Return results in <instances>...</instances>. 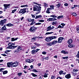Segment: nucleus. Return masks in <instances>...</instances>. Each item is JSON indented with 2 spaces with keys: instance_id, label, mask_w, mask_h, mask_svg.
I'll return each instance as SVG.
<instances>
[{
  "instance_id": "1",
  "label": "nucleus",
  "mask_w": 79,
  "mask_h": 79,
  "mask_svg": "<svg viewBox=\"0 0 79 79\" xmlns=\"http://www.w3.org/2000/svg\"><path fill=\"white\" fill-rule=\"evenodd\" d=\"M41 7L40 6L38 7V6L35 5L34 7H33V11H40L41 10Z\"/></svg>"
},
{
  "instance_id": "2",
  "label": "nucleus",
  "mask_w": 79,
  "mask_h": 79,
  "mask_svg": "<svg viewBox=\"0 0 79 79\" xmlns=\"http://www.w3.org/2000/svg\"><path fill=\"white\" fill-rule=\"evenodd\" d=\"M56 38H57V37L55 36H52L46 38L45 40L46 41L50 42L52 39H56Z\"/></svg>"
},
{
  "instance_id": "3",
  "label": "nucleus",
  "mask_w": 79,
  "mask_h": 79,
  "mask_svg": "<svg viewBox=\"0 0 79 79\" xmlns=\"http://www.w3.org/2000/svg\"><path fill=\"white\" fill-rule=\"evenodd\" d=\"M26 8H24L23 9H20V10L19 11V13H22V15H24L25 13H26L27 11V13L29 12V10H28V8L27 9V11L26 10Z\"/></svg>"
},
{
  "instance_id": "4",
  "label": "nucleus",
  "mask_w": 79,
  "mask_h": 79,
  "mask_svg": "<svg viewBox=\"0 0 79 79\" xmlns=\"http://www.w3.org/2000/svg\"><path fill=\"white\" fill-rule=\"evenodd\" d=\"M11 5V4H4L3 5V6L4 7V11H5L7 9V8H10V6Z\"/></svg>"
},
{
  "instance_id": "5",
  "label": "nucleus",
  "mask_w": 79,
  "mask_h": 79,
  "mask_svg": "<svg viewBox=\"0 0 79 79\" xmlns=\"http://www.w3.org/2000/svg\"><path fill=\"white\" fill-rule=\"evenodd\" d=\"M13 44V43L11 42L9 43L8 44V45H9V46H10V47H11V49H15V48H16L17 47H18V46H12Z\"/></svg>"
},
{
  "instance_id": "6",
  "label": "nucleus",
  "mask_w": 79,
  "mask_h": 79,
  "mask_svg": "<svg viewBox=\"0 0 79 79\" xmlns=\"http://www.w3.org/2000/svg\"><path fill=\"white\" fill-rule=\"evenodd\" d=\"M6 23V19H4L3 20H2L0 21V25H1L2 26L4 24H5Z\"/></svg>"
},
{
  "instance_id": "7",
  "label": "nucleus",
  "mask_w": 79,
  "mask_h": 79,
  "mask_svg": "<svg viewBox=\"0 0 79 79\" xmlns=\"http://www.w3.org/2000/svg\"><path fill=\"white\" fill-rule=\"evenodd\" d=\"M37 29V28L34 27H32L30 29V31H31V32H34L35 31V30Z\"/></svg>"
},
{
  "instance_id": "8",
  "label": "nucleus",
  "mask_w": 79,
  "mask_h": 79,
  "mask_svg": "<svg viewBox=\"0 0 79 79\" xmlns=\"http://www.w3.org/2000/svg\"><path fill=\"white\" fill-rule=\"evenodd\" d=\"M35 20L34 19H31L30 18L28 19V21L29 22H31V23L30 24V25H33L35 23V22L34 21Z\"/></svg>"
},
{
  "instance_id": "9",
  "label": "nucleus",
  "mask_w": 79,
  "mask_h": 79,
  "mask_svg": "<svg viewBox=\"0 0 79 79\" xmlns=\"http://www.w3.org/2000/svg\"><path fill=\"white\" fill-rule=\"evenodd\" d=\"M18 66V62H15L12 64L11 65V67H16Z\"/></svg>"
},
{
  "instance_id": "10",
  "label": "nucleus",
  "mask_w": 79,
  "mask_h": 79,
  "mask_svg": "<svg viewBox=\"0 0 79 79\" xmlns=\"http://www.w3.org/2000/svg\"><path fill=\"white\" fill-rule=\"evenodd\" d=\"M50 16L51 17H53V18H57V19H60V18H63V15L58 16L57 17V16L55 15H52Z\"/></svg>"
},
{
  "instance_id": "11",
  "label": "nucleus",
  "mask_w": 79,
  "mask_h": 79,
  "mask_svg": "<svg viewBox=\"0 0 79 79\" xmlns=\"http://www.w3.org/2000/svg\"><path fill=\"white\" fill-rule=\"evenodd\" d=\"M5 30H6V25H4L0 29V32H3L4 31H5Z\"/></svg>"
},
{
  "instance_id": "12",
  "label": "nucleus",
  "mask_w": 79,
  "mask_h": 79,
  "mask_svg": "<svg viewBox=\"0 0 79 79\" xmlns=\"http://www.w3.org/2000/svg\"><path fill=\"white\" fill-rule=\"evenodd\" d=\"M39 50H40V49H37L36 50H34V49L33 50L31 51V53L32 54V55H34L35 54V53H37L38 51Z\"/></svg>"
},
{
  "instance_id": "13",
  "label": "nucleus",
  "mask_w": 79,
  "mask_h": 79,
  "mask_svg": "<svg viewBox=\"0 0 79 79\" xmlns=\"http://www.w3.org/2000/svg\"><path fill=\"white\" fill-rule=\"evenodd\" d=\"M57 20V19H56L55 18H49L47 20V21H56Z\"/></svg>"
},
{
  "instance_id": "14",
  "label": "nucleus",
  "mask_w": 79,
  "mask_h": 79,
  "mask_svg": "<svg viewBox=\"0 0 79 79\" xmlns=\"http://www.w3.org/2000/svg\"><path fill=\"white\" fill-rule=\"evenodd\" d=\"M64 38L63 37H60L58 39L57 43H61Z\"/></svg>"
},
{
  "instance_id": "15",
  "label": "nucleus",
  "mask_w": 79,
  "mask_h": 79,
  "mask_svg": "<svg viewBox=\"0 0 79 79\" xmlns=\"http://www.w3.org/2000/svg\"><path fill=\"white\" fill-rule=\"evenodd\" d=\"M65 78H66V79H69L71 77V74H69L66 75L65 76Z\"/></svg>"
},
{
  "instance_id": "16",
  "label": "nucleus",
  "mask_w": 79,
  "mask_h": 79,
  "mask_svg": "<svg viewBox=\"0 0 79 79\" xmlns=\"http://www.w3.org/2000/svg\"><path fill=\"white\" fill-rule=\"evenodd\" d=\"M53 29V28L51 27V26H50L47 28V31H51V30H52Z\"/></svg>"
},
{
  "instance_id": "17",
  "label": "nucleus",
  "mask_w": 79,
  "mask_h": 79,
  "mask_svg": "<svg viewBox=\"0 0 79 79\" xmlns=\"http://www.w3.org/2000/svg\"><path fill=\"white\" fill-rule=\"evenodd\" d=\"M57 24H58V21H54L52 23V24L53 26H55Z\"/></svg>"
},
{
  "instance_id": "18",
  "label": "nucleus",
  "mask_w": 79,
  "mask_h": 79,
  "mask_svg": "<svg viewBox=\"0 0 79 79\" xmlns=\"http://www.w3.org/2000/svg\"><path fill=\"white\" fill-rule=\"evenodd\" d=\"M68 44H70L72 42H73V40L72 39H69L68 40L67 42Z\"/></svg>"
},
{
  "instance_id": "19",
  "label": "nucleus",
  "mask_w": 79,
  "mask_h": 79,
  "mask_svg": "<svg viewBox=\"0 0 79 79\" xmlns=\"http://www.w3.org/2000/svg\"><path fill=\"white\" fill-rule=\"evenodd\" d=\"M75 47V45L73 44H70L68 45V47L69 48H72V47Z\"/></svg>"
},
{
  "instance_id": "20",
  "label": "nucleus",
  "mask_w": 79,
  "mask_h": 79,
  "mask_svg": "<svg viewBox=\"0 0 79 79\" xmlns=\"http://www.w3.org/2000/svg\"><path fill=\"white\" fill-rule=\"evenodd\" d=\"M11 63H12V62L8 63H7V67H8V68H10V67L11 66V64H12Z\"/></svg>"
},
{
  "instance_id": "21",
  "label": "nucleus",
  "mask_w": 79,
  "mask_h": 79,
  "mask_svg": "<svg viewBox=\"0 0 79 79\" xmlns=\"http://www.w3.org/2000/svg\"><path fill=\"white\" fill-rule=\"evenodd\" d=\"M18 51L19 52L21 50H22L23 48H22L20 46H19L17 48Z\"/></svg>"
},
{
  "instance_id": "22",
  "label": "nucleus",
  "mask_w": 79,
  "mask_h": 79,
  "mask_svg": "<svg viewBox=\"0 0 79 79\" xmlns=\"http://www.w3.org/2000/svg\"><path fill=\"white\" fill-rule=\"evenodd\" d=\"M42 15H36V16L35 19H38V18H42Z\"/></svg>"
},
{
  "instance_id": "23",
  "label": "nucleus",
  "mask_w": 79,
  "mask_h": 79,
  "mask_svg": "<svg viewBox=\"0 0 79 79\" xmlns=\"http://www.w3.org/2000/svg\"><path fill=\"white\" fill-rule=\"evenodd\" d=\"M14 25L11 24V23H8L6 24V26H8V27H11V26H13Z\"/></svg>"
},
{
  "instance_id": "24",
  "label": "nucleus",
  "mask_w": 79,
  "mask_h": 79,
  "mask_svg": "<svg viewBox=\"0 0 79 79\" xmlns=\"http://www.w3.org/2000/svg\"><path fill=\"white\" fill-rule=\"evenodd\" d=\"M37 38H38V37L37 36H35V37H33L31 39L32 41L33 42L35 40H36Z\"/></svg>"
},
{
  "instance_id": "25",
  "label": "nucleus",
  "mask_w": 79,
  "mask_h": 79,
  "mask_svg": "<svg viewBox=\"0 0 79 79\" xmlns=\"http://www.w3.org/2000/svg\"><path fill=\"white\" fill-rule=\"evenodd\" d=\"M50 9L49 8H48L47 10L46 11V13H50Z\"/></svg>"
},
{
  "instance_id": "26",
  "label": "nucleus",
  "mask_w": 79,
  "mask_h": 79,
  "mask_svg": "<svg viewBox=\"0 0 79 79\" xmlns=\"http://www.w3.org/2000/svg\"><path fill=\"white\" fill-rule=\"evenodd\" d=\"M18 38H11V41H15V40H17L18 39Z\"/></svg>"
},
{
  "instance_id": "27",
  "label": "nucleus",
  "mask_w": 79,
  "mask_h": 79,
  "mask_svg": "<svg viewBox=\"0 0 79 79\" xmlns=\"http://www.w3.org/2000/svg\"><path fill=\"white\" fill-rule=\"evenodd\" d=\"M57 43V41H52V45H54V44H56Z\"/></svg>"
},
{
  "instance_id": "28",
  "label": "nucleus",
  "mask_w": 79,
  "mask_h": 79,
  "mask_svg": "<svg viewBox=\"0 0 79 79\" xmlns=\"http://www.w3.org/2000/svg\"><path fill=\"white\" fill-rule=\"evenodd\" d=\"M47 75H48V74L44 73V76H43V77H48Z\"/></svg>"
},
{
  "instance_id": "29",
  "label": "nucleus",
  "mask_w": 79,
  "mask_h": 79,
  "mask_svg": "<svg viewBox=\"0 0 79 79\" xmlns=\"http://www.w3.org/2000/svg\"><path fill=\"white\" fill-rule=\"evenodd\" d=\"M61 52L62 53H64V54H68V52H65V51H62Z\"/></svg>"
},
{
  "instance_id": "30",
  "label": "nucleus",
  "mask_w": 79,
  "mask_h": 79,
  "mask_svg": "<svg viewBox=\"0 0 79 79\" xmlns=\"http://www.w3.org/2000/svg\"><path fill=\"white\" fill-rule=\"evenodd\" d=\"M58 3L56 5L57 6V8H59L61 5V3L60 2H57Z\"/></svg>"
},
{
  "instance_id": "31",
  "label": "nucleus",
  "mask_w": 79,
  "mask_h": 79,
  "mask_svg": "<svg viewBox=\"0 0 79 79\" xmlns=\"http://www.w3.org/2000/svg\"><path fill=\"white\" fill-rule=\"evenodd\" d=\"M50 10H54V6H50Z\"/></svg>"
},
{
  "instance_id": "32",
  "label": "nucleus",
  "mask_w": 79,
  "mask_h": 79,
  "mask_svg": "<svg viewBox=\"0 0 79 79\" xmlns=\"http://www.w3.org/2000/svg\"><path fill=\"white\" fill-rule=\"evenodd\" d=\"M26 61L28 63H31V60L29 59H27L26 60Z\"/></svg>"
},
{
  "instance_id": "33",
  "label": "nucleus",
  "mask_w": 79,
  "mask_h": 79,
  "mask_svg": "<svg viewBox=\"0 0 79 79\" xmlns=\"http://www.w3.org/2000/svg\"><path fill=\"white\" fill-rule=\"evenodd\" d=\"M31 74L32 76H33V77H37V75H36L34 73H31Z\"/></svg>"
},
{
  "instance_id": "34",
  "label": "nucleus",
  "mask_w": 79,
  "mask_h": 79,
  "mask_svg": "<svg viewBox=\"0 0 79 79\" xmlns=\"http://www.w3.org/2000/svg\"><path fill=\"white\" fill-rule=\"evenodd\" d=\"M7 73H8V71L7 70L4 71L3 72V74H7Z\"/></svg>"
},
{
  "instance_id": "35",
  "label": "nucleus",
  "mask_w": 79,
  "mask_h": 79,
  "mask_svg": "<svg viewBox=\"0 0 79 79\" xmlns=\"http://www.w3.org/2000/svg\"><path fill=\"white\" fill-rule=\"evenodd\" d=\"M63 71L62 70H61L59 72V73L60 75H61V74H63Z\"/></svg>"
},
{
  "instance_id": "36",
  "label": "nucleus",
  "mask_w": 79,
  "mask_h": 79,
  "mask_svg": "<svg viewBox=\"0 0 79 79\" xmlns=\"http://www.w3.org/2000/svg\"><path fill=\"white\" fill-rule=\"evenodd\" d=\"M53 33V32H47V33H46L45 35H48V34H52Z\"/></svg>"
},
{
  "instance_id": "37",
  "label": "nucleus",
  "mask_w": 79,
  "mask_h": 79,
  "mask_svg": "<svg viewBox=\"0 0 79 79\" xmlns=\"http://www.w3.org/2000/svg\"><path fill=\"white\" fill-rule=\"evenodd\" d=\"M72 15H73V16H77V14H76V13L74 12L72 14Z\"/></svg>"
},
{
  "instance_id": "38",
  "label": "nucleus",
  "mask_w": 79,
  "mask_h": 79,
  "mask_svg": "<svg viewBox=\"0 0 79 79\" xmlns=\"http://www.w3.org/2000/svg\"><path fill=\"white\" fill-rule=\"evenodd\" d=\"M64 27L61 26L59 25L58 27L57 28H60V29L61 28H63Z\"/></svg>"
},
{
  "instance_id": "39",
  "label": "nucleus",
  "mask_w": 79,
  "mask_h": 79,
  "mask_svg": "<svg viewBox=\"0 0 79 79\" xmlns=\"http://www.w3.org/2000/svg\"><path fill=\"white\" fill-rule=\"evenodd\" d=\"M76 57L77 58H79V51L78 52L77 55H76Z\"/></svg>"
},
{
  "instance_id": "40",
  "label": "nucleus",
  "mask_w": 79,
  "mask_h": 79,
  "mask_svg": "<svg viewBox=\"0 0 79 79\" xmlns=\"http://www.w3.org/2000/svg\"><path fill=\"white\" fill-rule=\"evenodd\" d=\"M33 72H34L35 73H38V71L35 69H33L32 70Z\"/></svg>"
},
{
  "instance_id": "41",
  "label": "nucleus",
  "mask_w": 79,
  "mask_h": 79,
  "mask_svg": "<svg viewBox=\"0 0 79 79\" xmlns=\"http://www.w3.org/2000/svg\"><path fill=\"white\" fill-rule=\"evenodd\" d=\"M34 45H36V46H39V45H40V44H37V43H36V42L34 43Z\"/></svg>"
},
{
  "instance_id": "42",
  "label": "nucleus",
  "mask_w": 79,
  "mask_h": 79,
  "mask_svg": "<svg viewBox=\"0 0 79 79\" xmlns=\"http://www.w3.org/2000/svg\"><path fill=\"white\" fill-rule=\"evenodd\" d=\"M39 22H41V23H43L44 22V20H38Z\"/></svg>"
},
{
  "instance_id": "43",
  "label": "nucleus",
  "mask_w": 79,
  "mask_h": 79,
  "mask_svg": "<svg viewBox=\"0 0 79 79\" xmlns=\"http://www.w3.org/2000/svg\"><path fill=\"white\" fill-rule=\"evenodd\" d=\"M5 69L2 68L1 69H0V72H3V70H4Z\"/></svg>"
},
{
  "instance_id": "44",
  "label": "nucleus",
  "mask_w": 79,
  "mask_h": 79,
  "mask_svg": "<svg viewBox=\"0 0 79 79\" xmlns=\"http://www.w3.org/2000/svg\"><path fill=\"white\" fill-rule=\"evenodd\" d=\"M67 58H68V57H62V59H64V60H65L66 59H67Z\"/></svg>"
},
{
  "instance_id": "45",
  "label": "nucleus",
  "mask_w": 79,
  "mask_h": 79,
  "mask_svg": "<svg viewBox=\"0 0 79 79\" xmlns=\"http://www.w3.org/2000/svg\"><path fill=\"white\" fill-rule=\"evenodd\" d=\"M26 6L27 7V6H28L27 5L21 6V7H26Z\"/></svg>"
},
{
  "instance_id": "46",
  "label": "nucleus",
  "mask_w": 79,
  "mask_h": 79,
  "mask_svg": "<svg viewBox=\"0 0 79 79\" xmlns=\"http://www.w3.org/2000/svg\"><path fill=\"white\" fill-rule=\"evenodd\" d=\"M52 44L50 43L48 44V46H52Z\"/></svg>"
},
{
  "instance_id": "47",
  "label": "nucleus",
  "mask_w": 79,
  "mask_h": 79,
  "mask_svg": "<svg viewBox=\"0 0 79 79\" xmlns=\"http://www.w3.org/2000/svg\"><path fill=\"white\" fill-rule=\"evenodd\" d=\"M42 53L43 55H46V54H47V52H42Z\"/></svg>"
},
{
  "instance_id": "48",
  "label": "nucleus",
  "mask_w": 79,
  "mask_h": 79,
  "mask_svg": "<svg viewBox=\"0 0 79 79\" xmlns=\"http://www.w3.org/2000/svg\"><path fill=\"white\" fill-rule=\"evenodd\" d=\"M16 9H15L14 10H13L12 11V13H15V11H16Z\"/></svg>"
},
{
  "instance_id": "49",
  "label": "nucleus",
  "mask_w": 79,
  "mask_h": 79,
  "mask_svg": "<svg viewBox=\"0 0 79 79\" xmlns=\"http://www.w3.org/2000/svg\"><path fill=\"white\" fill-rule=\"evenodd\" d=\"M19 51L18 50V49H17V50H16L14 52V53H19Z\"/></svg>"
},
{
  "instance_id": "50",
  "label": "nucleus",
  "mask_w": 79,
  "mask_h": 79,
  "mask_svg": "<svg viewBox=\"0 0 79 79\" xmlns=\"http://www.w3.org/2000/svg\"><path fill=\"white\" fill-rule=\"evenodd\" d=\"M41 23H35V25H40Z\"/></svg>"
},
{
  "instance_id": "51",
  "label": "nucleus",
  "mask_w": 79,
  "mask_h": 79,
  "mask_svg": "<svg viewBox=\"0 0 79 79\" xmlns=\"http://www.w3.org/2000/svg\"><path fill=\"white\" fill-rule=\"evenodd\" d=\"M76 30H77V31L78 33H79V27H78L77 28Z\"/></svg>"
},
{
  "instance_id": "52",
  "label": "nucleus",
  "mask_w": 79,
  "mask_h": 79,
  "mask_svg": "<svg viewBox=\"0 0 79 79\" xmlns=\"http://www.w3.org/2000/svg\"><path fill=\"white\" fill-rule=\"evenodd\" d=\"M60 25L62 26V27H64L65 26V24L64 23H61Z\"/></svg>"
},
{
  "instance_id": "53",
  "label": "nucleus",
  "mask_w": 79,
  "mask_h": 79,
  "mask_svg": "<svg viewBox=\"0 0 79 79\" xmlns=\"http://www.w3.org/2000/svg\"><path fill=\"white\" fill-rule=\"evenodd\" d=\"M73 72H77L78 71V70L73 69Z\"/></svg>"
},
{
  "instance_id": "54",
  "label": "nucleus",
  "mask_w": 79,
  "mask_h": 79,
  "mask_svg": "<svg viewBox=\"0 0 79 79\" xmlns=\"http://www.w3.org/2000/svg\"><path fill=\"white\" fill-rule=\"evenodd\" d=\"M64 6H68V3H65L64 4Z\"/></svg>"
},
{
  "instance_id": "55",
  "label": "nucleus",
  "mask_w": 79,
  "mask_h": 79,
  "mask_svg": "<svg viewBox=\"0 0 79 79\" xmlns=\"http://www.w3.org/2000/svg\"><path fill=\"white\" fill-rule=\"evenodd\" d=\"M31 16H32V18H35V15L33 14H31Z\"/></svg>"
},
{
  "instance_id": "56",
  "label": "nucleus",
  "mask_w": 79,
  "mask_h": 79,
  "mask_svg": "<svg viewBox=\"0 0 79 79\" xmlns=\"http://www.w3.org/2000/svg\"><path fill=\"white\" fill-rule=\"evenodd\" d=\"M35 47H34V46H32L31 47V48L32 49H35Z\"/></svg>"
},
{
  "instance_id": "57",
  "label": "nucleus",
  "mask_w": 79,
  "mask_h": 79,
  "mask_svg": "<svg viewBox=\"0 0 79 79\" xmlns=\"http://www.w3.org/2000/svg\"><path fill=\"white\" fill-rule=\"evenodd\" d=\"M22 74V73H18V74L19 76H21V75Z\"/></svg>"
},
{
  "instance_id": "58",
  "label": "nucleus",
  "mask_w": 79,
  "mask_h": 79,
  "mask_svg": "<svg viewBox=\"0 0 79 79\" xmlns=\"http://www.w3.org/2000/svg\"><path fill=\"white\" fill-rule=\"evenodd\" d=\"M1 55H2V56H6V54H5V53L3 54H2Z\"/></svg>"
},
{
  "instance_id": "59",
  "label": "nucleus",
  "mask_w": 79,
  "mask_h": 79,
  "mask_svg": "<svg viewBox=\"0 0 79 79\" xmlns=\"http://www.w3.org/2000/svg\"><path fill=\"white\" fill-rule=\"evenodd\" d=\"M44 4L45 6H47V4H46V3H44Z\"/></svg>"
},
{
  "instance_id": "60",
  "label": "nucleus",
  "mask_w": 79,
  "mask_h": 79,
  "mask_svg": "<svg viewBox=\"0 0 79 79\" xmlns=\"http://www.w3.org/2000/svg\"><path fill=\"white\" fill-rule=\"evenodd\" d=\"M7 48H10V49H11V47L10 46H9Z\"/></svg>"
},
{
  "instance_id": "61",
  "label": "nucleus",
  "mask_w": 79,
  "mask_h": 79,
  "mask_svg": "<svg viewBox=\"0 0 79 79\" xmlns=\"http://www.w3.org/2000/svg\"><path fill=\"white\" fill-rule=\"evenodd\" d=\"M55 78V76H52L51 77V78L52 79H54Z\"/></svg>"
},
{
  "instance_id": "62",
  "label": "nucleus",
  "mask_w": 79,
  "mask_h": 79,
  "mask_svg": "<svg viewBox=\"0 0 79 79\" xmlns=\"http://www.w3.org/2000/svg\"><path fill=\"white\" fill-rule=\"evenodd\" d=\"M10 37H7L6 39H10Z\"/></svg>"
},
{
  "instance_id": "63",
  "label": "nucleus",
  "mask_w": 79,
  "mask_h": 79,
  "mask_svg": "<svg viewBox=\"0 0 79 79\" xmlns=\"http://www.w3.org/2000/svg\"><path fill=\"white\" fill-rule=\"evenodd\" d=\"M30 67L31 68V69H32L33 68V65H31L30 66Z\"/></svg>"
},
{
  "instance_id": "64",
  "label": "nucleus",
  "mask_w": 79,
  "mask_h": 79,
  "mask_svg": "<svg viewBox=\"0 0 79 79\" xmlns=\"http://www.w3.org/2000/svg\"><path fill=\"white\" fill-rule=\"evenodd\" d=\"M44 59H45V60H48V57H45L44 58Z\"/></svg>"
}]
</instances>
